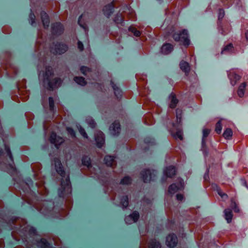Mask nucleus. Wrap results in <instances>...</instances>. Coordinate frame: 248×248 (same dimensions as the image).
I'll list each match as a JSON object with an SVG mask.
<instances>
[{"instance_id": "f257e3e1", "label": "nucleus", "mask_w": 248, "mask_h": 248, "mask_svg": "<svg viewBox=\"0 0 248 248\" xmlns=\"http://www.w3.org/2000/svg\"><path fill=\"white\" fill-rule=\"evenodd\" d=\"M54 164L57 172L59 173L62 176L65 178V182L63 180L62 182V187L63 188L64 190L67 191L70 189L69 178L68 176L64 177V171L63 170L62 164L58 159L54 160Z\"/></svg>"}, {"instance_id": "f03ea898", "label": "nucleus", "mask_w": 248, "mask_h": 248, "mask_svg": "<svg viewBox=\"0 0 248 248\" xmlns=\"http://www.w3.org/2000/svg\"><path fill=\"white\" fill-rule=\"evenodd\" d=\"M52 68L48 67L46 69L45 75H44V74H43L42 76L43 77L44 82H46L48 84L50 88L53 89L59 87L61 84L62 82L59 78H55L52 81L50 82V77L52 75Z\"/></svg>"}, {"instance_id": "7ed1b4c3", "label": "nucleus", "mask_w": 248, "mask_h": 248, "mask_svg": "<svg viewBox=\"0 0 248 248\" xmlns=\"http://www.w3.org/2000/svg\"><path fill=\"white\" fill-rule=\"evenodd\" d=\"M173 37L176 41L180 42L184 46H188L190 43L186 32H175L173 34Z\"/></svg>"}, {"instance_id": "20e7f679", "label": "nucleus", "mask_w": 248, "mask_h": 248, "mask_svg": "<svg viewBox=\"0 0 248 248\" xmlns=\"http://www.w3.org/2000/svg\"><path fill=\"white\" fill-rule=\"evenodd\" d=\"M141 176L144 182L147 183L153 180L155 174L153 170H144L141 172Z\"/></svg>"}, {"instance_id": "39448f33", "label": "nucleus", "mask_w": 248, "mask_h": 248, "mask_svg": "<svg viewBox=\"0 0 248 248\" xmlns=\"http://www.w3.org/2000/svg\"><path fill=\"white\" fill-rule=\"evenodd\" d=\"M67 50V46L64 44H57L51 48L53 53L61 54L64 53Z\"/></svg>"}, {"instance_id": "423d86ee", "label": "nucleus", "mask_w": 248, "mask_h": 248, "mask_svg": "<svg viewBox=\"0 0 248 248\" xmlns=\"http://www.w3.org/2000/svg\"><path fill=\"white\" fill-rule=\"evenodd\" d=\"M166 245L168 247L173 248L175 247L177 243V238L174 234H170L166 238Z\"/></svg>"}, {"instance_id": "0eeeda50", "label": "nucleus", "mask_w": 248, "mask_h": 248, "mask_svg": "<svg viewBox=\"0 0 248 248\" xmlns=\"http://www.w3.org/2000/svg\"><path fill=\"white\" fill-rule=\"evenodd\" d=\"M89 15L87 13H84L79 16L78 20V23L79 25L85 30L88 29V27L86 24V21H87L89 19Z\"/></svg>"}, {"instance_id": "6e6552de", "label": "nucleus", "mask_w": 248, "mask_h": 248, "mask_svg": "<svg viewBox=\"0 0 248 248\" xmlns=\"http://www.w3.org/2000/svg\"><path fill=\"white\" fill-rule=\"evenodd\" d=\"M95 140L97 146L101 147L104 144L105 140L103 133L100 131H97L95 134Z\"/></svg>"}, {"instance_id": "1a4fd4ad", "label": "nucleus", "mask_w": 248, "mask_h": 248, "mask_svg": "<svg viewBox=\"0 0 248 248\" xmlns=\"http://www.w3.org/2000/svg\"><path fill=\"white\" fill-rule=\"evenodd\" d=\"M139 213L137 212H134L130 215L126 217H125V221L127 224H130L137 221L139 219Z\"/></svg>"}, {"instance_id": "9d476101", "label": "nucleus", "mask_w": 248, "mask_h": 248, "mask_svg": "<svg viewBox=\"0 0 248 248\" xmlns=\"http://www.w3.org/2000/svg\"><path fill=\"white\" fill-rule=\"evenodd\" d=\"M42 22L45 29H47L49 24V19L47 14L44 11L41 13Z\"/></svg>"}, {"instance_id": "9b49d317", "label": "nucleus", "mask_w": 248, "mask_h": 248, "mask_svg": "<svg viewBox=\"0 0 248 248\" xmlns=\"http://www.w3.org/2000/svg\"><path fill=\"white\" fill-rule=\"evenodd\" d=\"M50 142L55 144L56 146L61 144L63 142V139L60 137H57L55 133H52L50 138Z\"/></svg>"}, {"instance_id": "f8f14e48", "label": "nucleus", "mask_w": 248, "mask_h": 248, "mask_svg": "<svg viewBox=\"0 0 248 248\" xmlns=\"http://www.w3.org/2000/svg\"><path fill=\"white\" fill-rule=\"evenodd\" d=\"M111 134L115 135L118 134L120 131V125L119 123L115 122L113 123L109 128Z\"/></svg>"}, {"instance_id": "ddd939ff", "label": "nucleus", "mask_w": 248, "mask_h": 248, "mask_svg": "<svg viewBox=\"0 0 248 248\" xmlns=\"http://www.w3.org/2000/svg\"><path fill=\"white\" fill-rule=\"evenodd\" d=\"M114 6L112 3L106 5L103 8V12L105 16L108 17L113 12Z\"/></svg>"}, {"instance_id": "4468645a", "label": "nucleus", "mask_w": 248, "mask_h": 248, "mask_svg": "<svg viewBox=\"0 0 248 248\" xmlns=\"http://www.w3.org/2000/svg\"><path fill=\"white\" fill-rule=\"evenodd\" d=\"M228 76L231 80V83L232 85H234L236 82L239 80L240 77L239 76L236 75L233 72H230L228 74Z\"/></svg>"}, {"instance_id": "2eb2a0df", "label": "nucleus", "mask_w": 248, "mask_h": 248, "mask_svg": "<svg viewBox=\"0 0 248 248\" xmlns=\"http://www.w3.org/2000/svg\"><path fill=\"white\" fill-rule=\"evenodd\" d=\"M173 49V46L170 44L164 45L161 47V52L164 54H168Z\"/></svg>"}, {"instance_id": "dca6fc26", "label": "nucleus", "mask_w": 248, "mask_h": 248, "mask_svg": "<svg viewBox=\"0 0 248 248\" xmlns=\"http://www.w3.org/2000/svg\"><path fill=\"white\" fill-rule=\"evenodd\" d=\"M224 217L228 223L232 221V213L231 209H226L224 211Z\"/></svg>"}, {"instance_id": "f3484780", "label": "nucleus", "mask_w": 248, "mask_h": 248, "mask_svg": "<svg viewBox=\"0 0 248 248\" xmlns=\"http://www.w3.org/2000/svg\"><path fill=\"white\" fill-rule=\"evenodd\" d=\"M175 169L172 166H170L164 171L165 174L168 177H171L175 174Z\"/></svg>"}, {"instance_id": "a211bd4d", "label": "nucleus", "mask_w": 248, "mask_h": 248, "mask_svg": "<svg viewBox=\"0 0 248 248\" xmlns=\"http://www.w3.org/2000/svg\"><path fill=\"white\" fill-rule=\"evenodd\" d=\"M52 31H62L63 30L62 25L60 22H56L52 24Z\"/></svg>"}, {"instance_id": "6ab92c4d", "label": "nucleus", "mask_w": 248, "mask_h": 248, "mask_svg": "<svg viewBox=\"0 0 248 248\" xmlns=\"http://www.w3.org/2000/svg\"><path fill=\"white\" fill-rule=\"evenodd\" d=\"M182 187L183 185L181 184L180 186H177L175 184H172L169 187V192L171 194H173Z\"/></svg>"}, {"instance_id": "aec40b11", "label": "nucleus", "mask_w": 248, "mask_h": 248, "mask_svg": "<svg viewBox=\"0 0 248 248\" xmlns=\"http://www.w3.org/2000/svg\"><path fill=\"white\" fill-rule=\"evenodd\" d=\"M246 86L245 83H243L239 87L237 93L239 97H242L244 95L245 89Z\"/></svg>"}, {"instance_id": "412c9836", "label": "nucleus", "mask_w": 248, "mask_h": 248, "mask_svg": "<svg viewBox=\"0 0 248 248\" xmlns=\"http://www.w3.org/2000/svg\"><path fill=\"white\" fill-rule=\"evenodd\" d=\"M124 20V16L122 13H118L114 17V21L117 24H122Z\"/></svg>"}, {"instance_id": "4be33fe9", "label": "nucleus", "mask_w": 248, "mask_h": 248, "mask_svg": "<svg viewBox=\"0 0 248 248\" xmlns=\"http://www.w3.org/2000/svg\"><path fill=\"white\" fill-rule=\"evenodd\" d=\"M181 69L185 72H187L189 70L188 63L186 62L182 61L180 64Z\"/></svg>"}, {"instance_id": "5701e85b", "label": "nucleus", "mask_w": 248, "mask_h": 248, "mask_svg": "<svg viewBox=\"0 0 248 248\" xmlns=\"http://www.w3.org/2000/svg\"><path fill=\"white\" fill-rule=\"evenodd\" d=\"M170 107L171 108H174L178 103V100L176 99L175 96L173 95H170Z\"/></svg>"}, {"instance_id": "b1692460", "label": "nucleus", "mask_w": 248, "mask_h": 248, "mask_svg": "<svg viewBox=\"0 0 248 248\" xmlns=\"http://www.w3.org/2000/svg\"><path fill=\"white\" fill-rule=\"evenodd\" d=\"M105 161L107 166H110L114 162V157L112 156H106L105 157Z\"/></svg>"}, {"instance_id": "393cba45", "label": "nucleus", "mask_w": 248, "mask_h": 248, "mask_svg": "<svg viewBox=\"0 0 248 248\" xmlns=\"http://www.w3.org/2000/svg\"><path fill=\"white\" fill-rule=\"evenodd\" d=\"M74 80L76 83L81 86H84L86 84V82L84 78L82 77H76Z\"/></svg>"}, {"instance_id": "a878e982", "label": "nucleus", "mask_w": 248, "mask_h": 248, "mask_svg": "<svg viewBox=\"0 0 248 248\" xmlns=\"http://www.w3.org/2000/svg\"><path fill=\"white\" fill-rule=\"evenodd\" d=\"M232 135V131L230 128H227L223 133V137L227 139H230Z\"/></svg>"}, {"instance_id": "bb28decb", "label": "nucleus", "mask_w": 248, "mask_h": 248, "mask_svg": "<svg viewBox=\"0 0 248 248\" xmlns=\"http://www.w3.org/2000/svg\"><path fill=\"white\" fill-rule=\"evenodd\" d=\"M29 22L31 26H35L36 23L35 22V16L33 13H31L29 16Z\"/></svg>"}, {"instance_id": "cd10ccee", "label": "nucleus", "mask_w": 248, "mask_h": 248, "mask_svg": "<svg viewBox=\"0 0 248 248\" xmlns=\"http://www.w3.org/2000/svg\"><path fill=\"white\" fill-rule=\"evenodd\" d=\"M150 248H161V246L158 242L155 240L152 241L149 245Z\"/></svg>"}, {"instance_id": "c85d7f7f", "label": "nucleus", "mask_w": 248, "mask_h": 248, "mask_svg": "<svg viewBox=\"0 0 248 248\" xmlns=\"http://www.w3.org/2000/svg\"><path fill=\"white\" fill-rule=\"evenodd\" d=\"M111 85L114 89L115 95L118 98L119 96L121 95V91L114 84L113 82H111Z\"/></svg>"}, {"instance_id": "c756f323", "label": "nucleus", "mask_w": 248, "mask_h": 248, "mask_svg": "<svg viewBox=\"0 0 248 248\" xmlns=\"http://www.w3.org/2000/svg\"><path fill=\"white\" fill-rule=\"evenodd\" d=\"M210 130L208 129L204 128L202 130V143L204 144L205 143L204 139L206 138L209 134L210 133Z\"/></svg>"}, {"instance_id": "7c9ffc66", "label": "nucleus", "mask_w": 248, "mask_h": 248, "mask_svg": "<svg viewBox=\"0 0 248 248\" xmlns=\"http://www.w3.org/2000/svg\"><path fill=\"white\" fill-rule=\"evenodd\" d=\"M173 136L175 139H178L180 140H183V132L181 130H178L175 134H173Z\"/></svg>"}, {"instance_id": "2f4dec72", "label": "nucleus", "mask_w": 248, "mask_h": 248, "mask_svg": "<svg viewBox=\"0 0 248 248\" xmlns=\"http://www.w3.org/2000/svg\"><path fill=\"white\" fill-rule=\"evenodd\" d=\"M82 162L84 165L87 167H89L91 164L90 158L88 156L83 157L82 159Z\"/></svg>"}, {"instance_id": "473e14b6", "label": "nucleus", "mask_w": 248, "mask_h": 248, "mask_svg": "<svg viewBox=\"0 0 248 248\" xmlns=\"http://www.w3.org/2000/svg\"><path fill=\"white\" fill-rule=\"evenodd\" d=\"M121 204L123 207H126L128 205V197L124 196L121 199Z\"/></svg>"}, {"instance_id": "72a5a7b5", "label": "nucleus", "mask_w": 248, "mask_h": 248, "mask_svg": "<svg viewBox=\"0 0 248 248\" xmlns=\"http://www.w3.org/2000/svg\"><path fill=\"white\" fill-rule=\"evenodd\" d=\"M86 122L89 125L92 127L93 128L95 126V123L94 121L92 119V118L89 117L86 119Z\"/></svg>"}, {"instance_id": "f704fd0d", "label": "nucleus", "mask_w": 248, "mask_h": 248, "mask_svg": "<svg viewBox=\"0 0 248 248\" xmlns=\"http://www.w3.org/2000/svg\"><path fill=\"white\" fill-rule=\"evenodd\" d=\"M131 180L129 177H124L121 181V183L124 185H128L131 183Z\"/></svg>"}, {"instance_id": "c9c22d12", "label": "nucleus", "mask_w": 248, "mask_h": 248, "mask_svg": "<svg viewBox=\"0 0 248 248\" xmlns=\"http://www.w3.org/2000/svg\"><path fill=\"white\" fill-rule=\"evenodd\" d=\"M224 15H225L224 10L222 9H219L218 10V20L222 19L223 18Z\"/></svg>"}, {"instance_id": "e433bc0d", "label": "nucleus", "mask_w": 248, "mask_h": 248, "mask_svg": "<svg viewBox=\"0 0 248 248\" xmlns=\"http://www.w3.org/2000/svg\"><path fill=\"white\" fill-rule=\"evenodd\" d=\"M78 128L79 129V131L81 135L85 138H88V136L86 133L85 132L84 129H83L80 126H78Z\"/></svg>"}, {"instance_id": "4c0bfd02", "label": "nucleus", "mask_w": 248, "mask_h": 248, "mask_svg": "<svg viewBox=\"0 0 248 248\" xmlns=\"http://www.w3.org/2000/svg\"><path fill=\"white\" fill-rule=\"evenodd\" d=\"M222 129V126L220 123V121H219L217 123L216 126V131L218 134L220 133Z\"/></svg>"}, {"instance_id": "58836bf2", "label": "nucleus", "mask_w": 248, "mask_h": 248, "mask_svg": "<svg viewBox=\"0 0 248 248\" xmlns=\"http://www.w3.org/2000/svg\"><path fill=\"white\" fill-rule=\"evenodd\" d=\"M223 4L227 7H229L232 4L233 0H220Z\"/></svg>"}, {"instance_id": "ea45409f", "label": "nucleus", "mask_w": 248, "mask_h": 248, "mask_svg": "<svg viewBox=\"0 0 248 248\" xmlns=\"http://www.w3.org/2000/svg\"><path fill=\"white\" fill-rule=\"evenodd\" d=\"M232 48V44H229L222 51V53H225V52L231 51Z\"/></svg>"}, {"instance_id": "a19ab883", "label": "nucleus", "mask_w": 248, "mask_h": 248, "mask_svg": "<svg viewBox=\"0 0 248 248\" xmlns=\"http://www.w3.org/2000/svg\"><path fill=\"white\" fill-rule=\"evenodd\" d=\"M232 207L235 212H239V209L235 202H232Z\"/></svg>"}, {"instance_id": "79ce46f5", "label": "nucleus", "mask_w": 248, "mask_h": 248, "mask_svg": "<svg viewBox=\"0 0 248 248\" xmlns=\"http://www.w3.org/2000/svg\"><path fill=\"white\" fill-rule=\"evenodd\" d=\"M80 70L83 74L85 75L86 72H89L90 71V69L87 67L83 66L81 67Z\"/></svg>"}, {"instance_id": "37998d69", "label": "nucleus", "mask_w": 248, "mask_h": 248, "mask_svg": "<svg viewBox=\"0 0 248 248\" xmlns=\"http://www.w3.org/2000/svg\"><path fill=\"white\" fill-rule=\"evenodd\" d=\"M67 130L68 132L72 137H75V132H74V130L72 129H71V128L68 127V128H67Z\"/></svg>"}, {"instance_id": "c03bdc74", "label": "nucleus", "mask_w": 248, "mask_h": 248, "mask_svg": "<svg viewBox=\"0 0 248 248\" xmlns=\"http://www.w3.org/2000/svg\"><path fill=\"white\" fill-rule=\"evenodd\" d=\"M49 103L50 108H52L54 106V101L52 97L49 98Z\"/></svg>"}, {"instance_id": "a18cd8bd", "label": "nucleus", "mask_w": 248, "mask_h": 248, "mask_svg": "<svg viewBox=\"0 0 248 248\" xmlns=\"http://www.w3.org/2000/svg\"><path fill=\"white\" fill-rule=\"evenodd\" d=\"M181 113V110H178V109L176 110V118H177V120L178 119H180L179 122H180Z\"/></svg>"}, {"instance_id": "49530a36", "label": "nucleus", "mask_w": 248, "mask_h": 248, "mask_svg": "<svg viewBox=\"0 0 248 248\" xmlns=\"http://www.w3.org/2000/svg\"><path fill=\"white\" fill-rule=\"evenodd\" d=\"M78 47L80 50H82L83 49V45L80 41L78 42Z\"/></svg>"}, {"instance_id": "de8ad7c7", "label": "nucleus", "mask_w": 248, "mask_h": 248, "mask_svg": "<svg viewBox=\"0 0 248 248\" xmlns=\"http://www.w3.org/2000/svg\"><path fill=\"white\" fill-rule=\"evenodd\" d=\"M176 198L178 201H182L183 199V196L181 194H177L176 195Z\"/></svg>"}, {"instance_id": "09e8293b", "label": "nucleus", "mask_w": 248, "mask_h": 248, "mask_svg": "<svg viewBox=\"0 0 248 248\" xmlns=\"http://www.w3.org/2000/svg\"><path fill=\"white\" fill-rule=\"evenodd\" d=\"M138 31V30L135 28V27H130L129 28V31Z\"/></svg>"}, {"instance_id": "8fccbe9b", "label": "nucleus", "mask_w": 248, "mask_h": 248, "mask_svg": "<svg viewBox=\"0 0 248 248\" xmlns=\"http://www.w3.org/2000/svg\"><path fill=\"white\" fill-rule=\"evenodd\" d=\"M134 34L136 36H140L141 35V32H134Z\"/></svg>"}, {"instance_id": "3c124183", "label": "nucleus", "mask_w": 248, "mask_h": 248, "mask_svg": "<svg viewBox=\"0 0 248 248\" xmlns=\"http://www.w3.org/2000/svg\"><path fill=\"white\" fill-rule=\"evenodd\" d=\"M245 37L247 41H248V32H246Z\"/></svg>"}, {"instance_id": "603ef678", "label": "nucleus", "mask_w": 248, "mask_h": 248, "mask_svg": "<svg viewBox=\"0 0 248 248\" xmlns=\"http://www.w3.org/2000/svg\"><path fill=\"white\" fill-rule=\"evenodd\" d=\"M218 194L222 197H224V196H226V195L225 194H222L221 193L218 192Z\"/></svg>"}, {"instance_id": "864d4df0", "label": "nucleus", "mask_w": 248, "mask_h": 248, "mask_svg": "<svg viewBox=\"0 0 248 248\" xmlns=\"http://www.w3.org/2000/svg\"><path fill=\"white\" fill-rule=\"evenodd\" d=\"M31 231L34 232H35V229L33 228H31Z\"/></svg>"}, {"instance_id": "5fc2aeb1", "label": "nucleus", "mask_w": 248, "mask_h": 248, "mask_svg": "<svg viewBox=\"0 0 248 248\" xmlns=\"http://www.w3.org/2000/svg\"><path fill=\"white\" fill-rule=\"evenodd\" d=\"M41 76H41V74H39V78H41Z\"/></svg>"}]
</instances>
